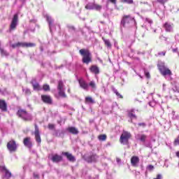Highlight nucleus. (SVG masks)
<instances>
[{
  "instance_id": "1",
  "label": "nucleus",
  "mask_w": 179,
  "mask_h": 179,
  "mask_svg": "<svg viewBox=\"0 0 179 179\" xmlns=\"http://www.w3.org/2000/svg\"><path fill=\"white\" fill-rule=\"evenodd\" d=\"M18 118H21L24 122L33 121V116L26 109L19 108L16 113Z\"/></svg>"
},
{
  "instance_id": "2",
  "label": "nucleus",
  "mask_w": 179,
  "mask_h": 179,
  "mask_svg": "<svg viewBox=\"0 0 179 179\" xmlns=\"http://www.w3.org/2000/svg\"><path fill=\"white\" fill-rule=\"evenodd\" d=\"M79 54L83 56V64H86V65H89L90 62H92L93 59L92 58V53L90 52V50H89V49H81L79 50Z\"/></svg>"
},
{
  "instance_id": "3",
  "label": "nucleus",
  "mask_w": 179,
  "mask_h": 179,
  "mask_svg": "<svg viewBox=\"0 0 179 179\" xmlns=\"http://www.w3.org/2000/svg\"><path fill=\"white\" fill-rule=\"evenodd\" d=\"M131 137L132 135L131 134V132L123 130L120 138V142L123 145H128V142H129V139H131Z\"/></svg>"
},
{
  "instance_id": "4",
  "label": "nucleus",
  "mask_w": 179,
  "mask_h": 179,
  "mask_svg": "<svg viewBox=\"0 0 179 179\" xmlns=\"http://www.w3.org/2000/svg\"><path fill=\"white\" fill-rule=\"evenodd\" d=\"M159 71L160 73L163 76H171L173 75V73L171 72V70L169 69V68L166 67L164 64H161L158 66Z\"/></svg>"
},
{
  "instance_id": "5",
  "label": "nucleus",
  "mask_w": 179,
  "mask_h": 179,
  "mask_svg": "<svg viewBox=\"0 0 179 179\" xmlns=\"http://www.w3.org/2000/svg\"><path fill=\"white\" fill-rule=\"evenodd\" d=\"M7 149L10 153H13L17 150V143L14 139H11L7 143Z\"/></svg>"
},
{
  "instance_id": "6",
  "label": "nucleus",
  "mask_w": 179,
  "mask_h": 179,
  "mask_svg": "<svg viewBox=\"0 0 179 179\" xmlns=\"http://www.w3.org/2000/svg\"><path fill=\"white\" fill-rule=\"evenodd\" d=\"M134 20H135V19L130 15H124L122 18L121 24L123 26V27H127V24H129V23Z\"/></svg>"
},
{
  "instance_id": "7",
  "label": "nucleus",
  "mask_w": 179,
  "mask_h": 179,
  "mask_svg": "<svg viewBox=\"0 0 179 179\" xmlns=\"http://www.w3.org/2000/svg\"><path fill=\"white\" fill-rule=\"evenodd\" d=\"M19 22V15L17 14H15L11 20L9 31H12V30H16V27H17V22Z\"/></svg>"
},
{
  "instance_id": "8",
  "label": "nucleus",
  "mask_w": 179,
  "mask_h": 179,
  "mask_svg": "<svg viewBox=\"0 0 179 179\" xmlns=\"http://www.w3.org/2000/svg\"><path fill=\"white\" fill-rule=\"evenodd\" d=\"M41 99L43 103H45V104H52V98L50 95L42 94L41 96Z\"/></svg>"
},
{
  "instance_id": "9",
  "label": "nucleus",
  "mask_w": 179,
  "mask_h": 179,
  "mask_svg": "<svg viewBox=\"0 0 179 179\" xmlns=\"http://www.w3.org/2000/svg\"><path fill=\"white\" fill-rule=\"evenodd\" d=\"M34 136H35V139L36 141L38 143H41V136H40V129H38V126L37 124H34Z\"/></svg>"
},
{
  "instance_id": "10",
  "label": "nucleus",
  "mask_w": 179,
  "mask_h": 179,
  "mask_svg": "<svg viewBox=\"0 0 179 179\" xmlns=\"http://www.w3.org/2000/svg\"><path fill=\"white\" fill-rule=\"evenodd\" d=\"M24 145L28 149H31L33 148V143L31 142V138L26 137L23 140Z\"/></svg>"
},
{
  "instance_id": "11",
  "label": "nucleus",
  "mask_w": 179,
  "mask_h": 179,
  "mask_svg": "<svg viewBox=\"0 0 179 179\" xmlns=\"http://www.w3.org/2000/svg\"><path fill=\"white\" fill-rule=\"evenodd\" d=\"M62 155L63 156H65L69 162H72L73 163L74 162H76V159L75 158V156H73L72 154L68 152H62Z\"/></svg>"
},
{
  "instance_id": "12",
  "label": "nucleus",
  "mask_w": 179,
  "mask_h": 179,
  "mask_svg": "<svg viewBox=\"0 0 179 179\" xmlns=\"http://www.w3.org/2000/svg\"><path fill=\"white\" fill-rule=\"evenodd\" d=\"M131 164L133 167H138V166H139V157L138 156H133L131 158Z\"/></svg>"
},
{
  "instance_id": "13",
  "label": "nucleus",
  "mask_w": 179,
  "mask_h": 179,
  "mask_svg": "<svg viewBox=\"0 0 179 179\" xmlns=\"http://www.w3.org/2000/svg\"><path fill=\"white\" fill-rule=\"evenodd\" d=\"M51 160L53 163H59L64 160V158L58 154H55L52 156Z\"/></svg>"
},
{
  "instance_id": "14",
  "label": "nucleus",
  "mask_w": 179,
  "mask_h": 179,
  "mask_svg": "<svg viewBox=\"0 0 179 179\" xmlns=\"http://www.w3.org/2000/svg\"><path fill=\"white\" fill-rule=\"evenodd\" d=\"M0 110L3 113H6L8 111V103L3 99H0Z\"/></svg>"
},
{
  "instance_id": "15",
  "label": "nucleus",
  "mask_w": 179,
  "mask_h": 179,
  "mask_svg": "<svg viewBox=\"0 0 179 179\" xmlns=\"http://www.w3.org/2000/svg\"><path fill=\"white\" fill-rule=\"evenodd\" d=\"M90 71L92 73H94V75H99V73H100V69L99 66H97V65H92L90 67Z\"/></svg>"
},
{
  "instance_id": "16",
  "label": "nucleus",
  "mask_w": 179,
  "mask_h": 179,
  "mask_svg": "<svg viewBox=\"0 0 179 179\" xmlns=\"http://www.w3.org/2000/svg\"><path fill=\"white\" fill-rule=\"evenodd\" d=\"M68 132L72 134V135H78L79 134V130L75 127H69L67 128Z\"/></svg>"
},
{
  "instance_id": "17",
  "label": "nucleus",
  "mask_w": 179,
  "mask_h": 179,
  "mask_svg": "<svg viewBox=\"0 0 179 179\" xmlns=\"http://www.w3.org/2000/svg\"><path fill=\"white\" fill-rule=\"evenodd\" d=\"M127 115H128L129 118H131V120H136V118H138L135 115V110L134 109L127 110Z\"/></svg>"
},
{
  "instance_id": "18",
  "label": "nucleus",
  "mask_w": 179,
  "mask_h": 179,
  "mask_svg": "<svg viewBox=\"0 0 179 179\" xmlns=\"http://www.w3.org/2000/svg\"><path fill=\"white\" fill-rule=\"evenodd\" d=\"M163 27L165 29L166 31L170 32L173 30V24L165 22Z\"/></svg>"
},
{
  "instance_id": "19",
  "label": "nucleus",
  "mask_w": 179,
  "mask_h": 179,
  "mask_svg": "<svg viewBox=\"0 0 179 179\" xmlns=\"http://www.w3.org/2000/svg\"><path fill=\"white\" fill-rule=\"evenodd\" d=\"M78 83L80 87H82L85 90H87V87H89V85H87V83H86V82L83 80H79Z\"/></svg>"
},
{
  "instance_id": "20",
  "label": "nucleus",
  "mask_w": 179,
  "mask_h": 179,
  "mask_svg": "<svg viewBox=\"0 0 179 179\" xmlns=\"http://www.w3.org/2000/svg\"><path fill=\"white\" fill-rule=\"evenodd\" d=\"M58 95L59 96V97H62V99H66V97H68L66 93L65 92V90H59Z\"/></svg>"
},
{
  "instance_id": "21",
  "label": "nucleus",
  "mask_w": 179,
  "mask_h": 179,
  "mask_svg": "<svg viewBox=\"0 0 179 179\" xmlns=\"http://www.w3.org/2000/svg\"><path fill=\"white\" fill-rule=\"evenodd\" d=\"M32 87L34 90H37L38 92H39L40 90H43V88L41 87V86H40V84L38 83H32Z\"/></svg>"
},
{
  "instance_id": "22",
  "label": "nucleus",
  "mask_w": 179,
  "mask_h": 179,
  "mask_svg": "<svg viewBox=\"0 0 179 179\" xmlns=\"http://www.w3.org/2000/svg\"><path fill=\"white\" fill-rule=\"evenodd\" d=\"M3 171L5 172V176L7 179H9L10 178V177H12V173H10V171H9V170H8L6 167L3 166Z\"/></svg>"
},
{
  "instance_id": "23",
  "label": "nucleus",
  "mask_w": 179,
  "mask_h": 179,
  "mask_svg": "<svg viewBox=\"0 0 179 179\" xmlns=\"http://www.w3.org/2000/svg\"><path fill=\"white\" fill-rule=\"evenodd\" d=\"M103 6L101 5L94 3L93 10H97L98 12H100Z\"/></svg>"
},
{
  "instance_id": "24",
  "label": "nucleus",
  "mask_w": 179,
  "mask_h": 179,
  "mask_svg": "<svg viewBox=\"0 0 179 179\" xmlns=\"http://www.w3.org/2000/svg\"><path fill=\"white\" fill-rule=\"evenodd\" d=\"M0 53L1 57H8L9 55V52L3 50V48H1V46H0Z\"/></svg>"
},
{
  "instance_id": "25",
  "label": "nucleus",
  "mask_w": 179,
  "mask_h": 179,
  "mask_svg": "<svg viewBox=\"0 0 179 179\" xmlns=\"http://www.w3.org/2000/svg\"><path fill=\"white\" fill-rule=\"evenodd\" d=\"M138 136H139L138 139L141 141V142H143V143L146 142L148 136H146L145 134H141Z\"/></svg>"
},
{
  "instance_id": "26",
  "label": "nucleus",
  "mask_w": 179,
  "mask_h": 179,
  "mask_svg": "<svg viewBox=\"0 0 179 179\" xmlns=\"http://www.w3.org/2000/svg\"><path fill=\"white\" fill-rule=\"evenodd\" d=\"M94 3H88L85 6V9L87 10H93Z\"/></svg>"
},
{
  "instance_id": "27",
  "label": "nucleus",
  "mask_w": 179,
  "mask_h": 179,
  "mask_svg": "<svg viewBox=\"0 0 179 179\" xmlns=\"http://www.w3.org/2000/svg\"><path fill=\"white\" fill-rule=\"evenodd\" d=\"M57 90H64V82L62 80L58 81Z\"/></svg>"
},
{
  "instance_id": "28",
  "label": "nucleus",
  "mask_w": 179,
  "mask_h": 179,
  "mask_svg": "<svg viewBox=\"0 0 179 179\" xmlns=\"http://www.w3.org/2000/svg\"><path fill=\"white\" fill-rule=\"evenodd\" d=\"M85 103H90L91 104H94L96 101H94L93 98L92 96H87L85 97Z\"/></svg>"
},
{
  "instance_id": "29",
  "label": "nucleus",
  "mask_w": 179,
  "mask_h": 179,
  "mask_svg": "<svg viewBox=\"0 0 179 179\" xmlns=\"http://www.w3.org/2000/svg\"><path fill=\"white\" fill-rule=\"evenodd\" d=\"M99 141H101L102 142H104V141L107 140V135L106 134H100L98 136Z\"/></svg>"
},
{
  "instance_id": "30",
  "label": "nucleus",
  "mask_w": 179,
  "mask_h": 179,
  "mask_svg": "<svg viewBox=\"0 0 179 179\" xmlns=\"http://www.w3.org/2000/svg\"><path fill=\"white\" fill-rule=\"evenodd\" d=\"M42 89L44 92H50V90H51V88L50 87V85L48 84H44L43 85Z\"/></svg>"
},
{
  "instance_id": "31",
  "label": "nucleus",
  "mask_w": 179,
  "mask_h": 179,
  "mask_svg": "<svg viewBox=\"0 0 179 179\" xmlns=\"http://www.w3.org/2000/svg\"><path fill=\"white\" fill-rule=\"evenodd\" d=\"M102 40L105 43V45H106V47H108L109 48H111V43L110 42L109 40H106L104 38H102Z\"/></svg>"
},
{
  "instance_id": "32",
  "label": "nucleus",
  "mask_w": 179,
  "mask_h": 179,
  "mask_svg": "<svg viewBox=\"0 0 179 179\" xmlns=\"http://www.w3.org/2000/svg\"><path fill=\"white\" fill-rule=\"evenodd\" d=\"M33 47H36V43H25V48H33Z\"/></svg>"
},
{
  "instance_id": "33",
  "label": "nucleus",
  "mask_w": 179,
  "mask_h": 179,
  "mask_svg": "<svg viewBox=\"0 0 179 179\" xmlns=\"http://www.w3.org/2000/svg\"><path fill=\"white\" fill-rule=\"evenodd\" d=\"M114 93L116 94V96L118 97V99H124V96L118 92L117 90H114Z\"/></svg>"
},
{
  "instance_id": "34",
  "label": "nucleus",
  "mask_w": 179,
  "mask_h": 179,
  "mask_svg": "<svg viewBox=\"0 0 179 179\" xmlns=\"http://www.w3.org/2000/svg\"><path fill=\"white\" fill-rule=\"evenodd\" d=\"M23 92H24V94H26L27 96H30V94H31V91H30L29 89H25L23 90Z\"/></svg>"
},
{
  "instance_id": "35",
  "label": "nucleus",
  "mask_w": 179,
  "mask_h": 179,
  "mask_svg": "<svg viewBox=\"0 0 179 179\" xmlns=\"http://www.w3.org/2000/svg\"><path fill=\"white\" fill-rule=\"evenodd\" d=\"M122 3H129V5H132V3H134V0H123Z\"/></svg>"
},
{
  "instance_id": "36",
  "label": "nucleus",
  "mask_w": 179,
  "mask_h": 179,
  "mask_svg": "<svg viewBox=\"0 0 179 179\" xmlns=\"http://www.w3.org/2000/svg\"><path fill=\"white\" fill-rule=\"evenodd\" d=\"M166 52H167V51L164 50L162 52H158V55H159V57H165Z\"/></svg>"
},
{
  "instance_id": "37",
  "label": "nucleus",
  "mask_w": 179,
  "mask_h": 179,
  "mask_svg": "<svg viewBox=\"0 0 179 179\" xmlns=\"http://www.w3.org/2000/svg\"><path fill=\"white\" fill-rule=\"evenodd\" d=\"M144 75L147 79H150V73H149V71H145Z\"/></svg>"
},
{
  "instance_id": "38",
  "label": "nucleus",
  "mask_w": 179,
  "mask_h": 179,
  "mask_svg": "<svg viewBox=\"0 0 179 179\" xmlns=\"http://www.w3.org/2000/svg\"><path fill=\"white\" fill-rule=\"evenodd\" d=\"M173 92L179 93V86L177 85H175L173 88Z\"/></svg>"
},
{
  "instance_id": "39",
  "label": "nucleus",
  "mask_w": 179,
  "mask_h": 179,
  "mask_svg": "<svg viewBox=\"0 0 179 179\" xmlns=\"http://www.w3.org/2000/svg\"><path fill=\"white\" fill-rule=\"evenodd\" d=\"M47 21H48V23H49L50 27H51V25L52 24V19H51V17H48Z\"/></svg>"
},
{
  "instance_id": "40",
  "label": "nucleus",
  "mask_w": 179,
  "mask_h": 179,
  "mask_svg": "<svg viewBox=\"0 0 179 179\" xmlns=\"http://www.w3.org/2000/svg\"><path fill=\"white\" fill-rule=\"evenodd\" d=\"M48 128L49 129H55V124H48Z\"/></svg>"
},
{
  "instance_id": "41",
  "label": "nucleus",
  "mask_w": 179,
  "mask_h": 179,
  "mask_svg": "<svg viewBox=\"0 0 179 179\" xmlns=\"http://www.w3.org/2000/svg\"><path fill=\"white\" fill-rule=\"evenodd\" d=\"M18 47L26 48V43L18 42Z\"/></svg>"
},
{
  "instance_id": "42",
  "label": "nucleus",
  "mask_w": 179,
  "mask_h": 179,
  "mask_svg": "<svg viewBox=\"0 0 179 179\" xmlns=\"http://www.w3.org/2000/svg\"><path fill=\"white\" fill-rule=\"evenodd\" d=\"M90 86H91V87H92V89H94L96 87V83H94V81H91L90 83Z\"/></svg>"
},
{
  "instance_id": "43",
  "label": "nucleus",
  "mask_w": 179,
  "mask_h": 179,
  "mask_svg": "<svg viewBox=\"0 0 179 179\" xmlns=\"http://www.w3.org/2000/svg\"><path fill=\"white\" fill-rule=\"evenodd\" d=\"M138 127H142V128H145L146 127V123L145 122L138 123Z\"/></svg>"
},
{
  "instance_id": "44",
  "label": "nucleus",
  "mask_w": 179,
  "mask_h": 179,
  "mask_svg": "<svg viewBox=\"0 0 179 179\" xmlns=\"http://www.w3.org/2000/svg\"><path fill=\"white\" fill-rule=\"evenodd\" d=\"M108 2H110V3H113V5L117 4V0H108Z\"/></svg>"
},
{
  "instance_id": "45",
  "label": "nucleus",
  "mask_w": 179,
  "mask_h": 179,
  "mask_svg": "<svg viewBox=\"0 0 179 179\" xmlns=\"http://www.w3.org/2000/svg\"><path fill=\"white\" fill-rule=\"evenodd\" d=\"M11 47H12V48H16L19 47V45L17 43H14V44L11 45Z\"/></svg>"
},
{
  "instance_id": "46",
  "label": "nucleus",
  "mask_w": 179,
  "mask_h": 179,
  "mask_svg": "<svg viewBox=\"0 0 179 179\" xmlns=\"http://www.w3.org/2000/svg\"><path fill=\"white\" fill-rule=\"evenodd\" d=\"M163 178V176H162V174H157V177L154 179H162Z\"/></svg>"
},
{
  "instance_id": "47",
  "label": "nucleus",
  "mask_w": 179,
  "mask_h": 179,
  "mask_svg": "<svg viewBox=\"0 0 179 179\" xmlns=\"http://www.w3.org/2000/svg\"><path fill=\"white\" fill-rule=\"evenodd\" d=\"M166 0H157V2L162 4L166 3Z\"/></svg>"
},
{
  "instance_id": "48",
  "label": "nucleus",
  "mask_w": 179,
  "mask_h": 179,
  "mask_svg": "<svg viewBox=\"0 0 179 179\" xmlns=\"http://www.w3.org/2000/svg\"><path fill=\"white\" fill-rule=\"evenodd\" d=\"M148 170H153V169H155V166H153V165H148Z\"/></svg>"
},
{
  "instance_id": "49",
  "label": "nucleus",
  "mask_w": 179,
  "mask_h": 179,
  "mask_svg": "<svg viewBox=\"0 0 179 179\" xmlns=\"http://www.w3.org/2000/svg\"><path fill=\"white\" fill-rule=\"evenodd\" d=\"M34 177L37 179L40 178V176L36 173H34Z\"/></svg>"
},
{
  "instance_id": "50",
  "label": "nucleus",
  "mask_w": 179,
  "mask_h": 179,
  "mask_svg": "<svg viewBox=\"0 0 179 179\" xmlns=\"http://www.w3.org/2000/svg\"><path fill=\"white\" fill-rule=\"evenodd\" d=\"M176 157H178V159H179V151H177L176 152Z\"/></svg>"
},
{
  "instance_id": "51",
  "label": "nucleus",
  "mask_w": 179,
  "mask_h": 179,
  "mask_svg": "<svg viewBox=\"0 0 179 179\" xmlns=\"http://www.w3.org/2000/svg\"><path fill=\"white\" fill-rule=\"evenodd\" d=\"M94 156H96V155H91L90 159H94Z\"/></svg>"
},
{
  "instance_id": "52",
  "label": "nucleus",
  "mask_w": 179,
  "mask_h": 179,
  "mask_svg": "<svg viewBox=\"0 0 179 179\" xmlns=\"http://www.w3.org/2000/svg\"><path fill=\"white\" fill-rule=\"evenodd\" d=\"M67 92H68V93H71V89H69V90H67Z\"/></svg>"
},
{
  "instance_id": "53",
  "label": "nucleus",
  "mask_w": 179,
  "mask_h": 179,
  "mask_svg": "<svg viewBox=\"0 0 179 179\" xmlns=\"http://www.w3.org/2000/svg\"><path fill=\"white\" fill-rule=\"evenodd\" d=\"M101 24H104V22L101 21Z\"/></svg>"
},
{
  "instance_id": "54",
  "label": "nucleus",
  "mask_w": 179,
  "mask_h": 179,
  "mask_svg": "<svg viewBox=\"0 0 179 179\" xmlns=\"http://www.w3.org/2000/svg\"><path fill=\"white\" fill-rule=\"evenodd\" d=\"M1 92H2V90L0 89V93H1Z\"/></svg>"
},
{
  "instance_id": "55",
  "label": "nucleus",
  "mask_w": 179,
  "mask_h": 179,
  "mask_svg": "<svg viewBox=\"0 0 179 179\" xmlns=\"http://www.w3.org/2000/svg\"><path fill=\"white\" fill-rule=\"evenodd\" d=\"M121 1V2L122 3V1H124V0H120Z\"/></svg>"
},
{
  "instance_id": "56",
  "label": "nucleus",
  "mask_w": 179,
  "mask_h": 179,
  "mask_svg": "<svg viewBox=\"0 0 179 179\" xmlns=\"http://www.w3.org/2000/svg\"><path fill=\"white\" fill-rule=\"evenodd\" d=\"M150 23H152V21H150Z\"/></svg>"
},
{
  "instance_id": "57",
  "label": "nucleus",
  "mask_w": 179,
  "mask_h": 179,
  "mask_svg": "<svg viewBox=\"0 0 179 179\" xmlns=\"http://www.w3.org/2000/svg\"><path fill=\"white\" fill-rule=\"evenodd\" d=\"M0 47H1V42H0Z\"/></svg>"
}]
</instances>
